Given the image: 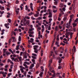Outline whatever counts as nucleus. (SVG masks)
Listing matches in <instances>:
<instances>
[{
  "instance_id": "obj_54",
  "label": "nucleus",
  "mask_w": 78,
  "mask_h": 78,
  "mask_svg": "<svg viewBox=\"0 0 78 78\" xmlns=\"http://www.w3.org/2000/svg\"><path fill=\"white\" fill-rule=\"evenodd\" d=\"M55 76H56V75L55 74H52V76L53 78H55Z\"/></svg>"
},
{
  "instance_id": "obj_16",
  "label": "nucleus",
  "mask_w": 78,
  "mask_h": 78,
  "mask_svg": "<svg viewBox=\"0 0 78 78\" xmlns=\"http://www.w3.org/2000/svg\"><path fill=\"white\" fill-rule=\"evenodd\" d=\"M16 14L17 15H18V14H19V11L16 10Z\"/></svg>"
},
{
  "instance_id": "obj_53",
  "label": "nucleus",
  "mask_w": 78,
  "mask_h": 78,
  "mask_svg": "<svg viewBox=\"0 0 78 78\" xmlns=\"http://www.w3.org/2000/svg\"><path fill=\"white\" fill-rule=\"evenodd\" d=\"M48 27V30H51V29L50 28H51V26H49Z\"/></svg>"
},
{
  "instance_id": "obj_64",
  "label": "nucleus",
  "mask_w": 78,
  "mask_h": 78,
  "mask_svg": "<svg viewBox=\"0 0 78 78\" xmlns=\"http://www.w3.org/2000/svg\"><path fill=\"white\" fill-rule=\"evenodd\" d=\"M58 43L57 41H55V45H58Z\"/></svg>"
},
{
  "instance_id": "obj_55",
  "label": "nucleus",
  "mask_w": 78,
  "mask_h": 78,
  "mask_svg": "<svg viewBox=\"0 0 78 78\" xmlns=\"http://www.w3.org/2000/svg\"><path fill=\"white\" fill-rule=\"evenodd\" d=\"M11 59H12V61H13V60L15 59V58L14 57L11 58Z\"/></svg>"
},
{
  "instance_id": "obj_58",
  "label": "nucleus",
  "mask_w": 78,
  "mask_h": 78,
  "mask_svg": "<svg viewBox=\"0 0 78 78\" xmlns=\"http://www.w3.org/2000/svg\"><path fill=\"white\" fill-rule=\"evenodd\" d=\"M20 8H21V10H22V8H23V7H22V5H20Z\"/></svg>"
},
{
  "instance_id": "obj_41",
  "label": "nucleus",
  "mask_w": 78,
  "mask_h": 78,
  "mask_svg": "<svg viewBox=\"0 0 78 78\" xmlns=\"http://www.w3.org/2000/svg\"><path fill=\"white\" fill-rule=\"evenodd\" d=\"M53 12H54L55 13H56V12H57V10H53Z\"/></svg>"
},
{
  "instance_id": "obj_48",
  "label": "nucleus",
  "mask_w": 78,
  "mask_h": 78,
  "mask_svg": "<svg viewBox=\"0 0 78 78\" xmlns=\"http://www.w3.org/2000/svg\"><path fill=\"white\" fill-rule=\"evenodd\" d=\"M41 36V32L39 31L38 32V36Z\"/></svg>"
},
{
  "instance_id": "obj_6",
  "label": "nucleus",
  "mask_w": 78,
  "mask_h": 78,
  "mask_svg": "<svg viewBox=\"0 0 78 78\" xmlns=\"http://www.w3.org/2000/svg\"><path fill=\"white\" fill-rule=\"evenodd\" d=\"M18 58L19 59V60L20 62H22V57L20 56L18 57Z\"/></svg>"
},
{
  "instance_id": "obj_24",
  "label": "nucleus",
  "mask_w": 78,
  "mask_h": 78,
  "mask_svg": "<svg viewBox=\"0 0 78 78\" xmlns=\"http://www.w3.org/2000/svg\"><path fill=\"white\" fill-rule=\"evenodd\" d=\"M43 74V72H41L40 74L39 75L40 76H42Z\"/></svg>"
},
{
  "instance_id": "obj_40",
  "label": "nucleus",
  "mask_w": 78,
  "mask_h": 78,
  "mask_svg": "<svg viewBox=\"0 0 78 78\" xmlns=\"http://www.w3.org/2000/svg\"><path fill=\"white\" fill-rule=\"evenodd\" d=\"M58 69H61L62 68V67L61 66H59L58 67Z\"/></svg>"
},
{
  "instance_id": "obj_43",
  "label": "nucleus",
  "mask_w": 78,
  "mask_h": 78,
  "mask_svg": "<svg viewBox=\"0 0 78 78\" xmlns=\"http://www.w3.org/2000/svg\"><path fill=\"white\" fill-rule=\"evenodd\" d=\"M45 32H46V33H47L48 34V33H50V31H48V30H46Z\"/></svg>"
},
{
  "instance_id": "obj_61",
  "label": "nucleus",
  "mask_w": 78,
  "mask_h": 78,
  "mask_svg": "<svg viewBox=\"0 0 78 78\" xmlns=\"http://www.w3.org/2000/svg\"><path fill=\"white\" fill-rule=\"evenodd\" d=\"M59 28H60V29H62V26L59 25L58 27Z\"/></svg>"
},
{
  "instance_id": "obj_36",
  "label": "nucleus",
  "mask_w": 78,
  "mask_h": 78,
  "mask_svg": "<svg viewBox=\"0 0 78 78\" xmlns=\"http://www.w3.org/2000/svg\"><path fill=\"white\" fill-rule=\"evenodd\" d=\"M32 58L33 59H36V57H34V56H32Z\"/></svg>"
},
{
  "instance_id": "obj_8",
  "label": "nucleus",
  "mask_w": 78,
  "mask_h": 78,
  "mask_svg": "<svg viewBox=\"0 0 78 78\" xmlns=\"http://www.w3.org/2000/svg\"><path fill=\"white\" fill-rule=\"evenodd\" d=\"M5 54H6V55H11V52L6 51L5 52Z\"/></svg>"
},
{
  "instance_id": "obj_27",
  "label": "nucleus",
  "mask_w": 78,
  "mask_h": 78,
  "mask_svg": "<svg viewBox=\"0 0 78 78\" xmlns=\"http://www.w3.org/2000/svg\"><path fill=\"white\" fill-rule=\"evenodd\" d=\"M1 9L2 10H4V9H5V8H4V7H1Z\"/></svg>"
},
{
  "instance_id": "obj_20",
  "label": "nucleus",
  "mask_w": 78,
  "mask_h": 78,
  "mask_svg": "<svg viewBox=\"0 0 78 78\" xmlns=\"http://www.w3.org/2000/svg\"><path fill=\"white\" fill-rule=\"evenodd\" d=\"M73 48H74V51L75 52L76 51V47H75V46H74L73 47Z\"/></svg>"
},
{
  "instance_id": "obj_32",
  "label": "nucleus",
  "mask_w": 78,
  "mask_h": 78,
  "mask_svg": "<svg viewBox=\"0 0 78 78\" xmlns=\"http://www.w3.org/2000/svg\"><path fill=\"white\" fill-rule=\"evenodd\" d=\"M30 8L31 9V10L32 11H33V6H30Z\"/></svg>"
},
{
  "instance_id": "obj_47",
  "label": "nucleus",
  "mask_w": 78,
  "mask_h": 78,
  "mask_svg": "<svg viewBox=\"0 0 78 78\" xmlns=\"http://www.w3.org/2000/svg\"><path fill=\"white\" fill-rule=\"evenodd\" d=\"M28 33H29V34H34V32H30L29 33V32H28Z\"/></svg>"
},
{
  "instance_id": "obj_42",
  "label": "nucleus",
  "mask_w": 78,
  "mask_h": 78,
  "mask_svg": "<svg viewBox=\"0 0 78 78\" xmlns=\"http://www.w3.org/2000/svg\"><path fill=\"white\" fill-rule=\"evenodd\" d=\"M32 55L33 56H37V55L35 54L32 53Z\"/></svg>"
},
{
  "instance_id": "obj_3",
  "label": "nucleus",
  "mask_w": 78,
  "mask_h": 78,
  "mask_svg": "<svg viewBox=\"0 0 78 78\" xmlns=\"http://www.w3.org/2000/svg\"><path fill=\"white\" fill-rule=\"evenodd\" d=\"M51 10L50 11V9H49L48 10L47 12H49L48 14H50V15L52 14V13H51Z\"/></svg>"
},
{
  "instance_id": "obj_56",
  "label": "nucleus",
  "mask_w": 78,
  "mask_h": 78,
  "mask_svg": "<svg viewBox=\"0 0 78 78\" xmlns=\"http://www.w3.org/2000/svg\"><path fill=\"white\" fill-rule=\"evenodd\" d=\"M3 13H4V11H3L0 12V14H1V15H2V14H3Z\"/></svg>"
},
{
  "instance_id": "obj_18",
  "label": "nucleus",
  "mask_w": 78,
  "mask_h": 78,
  "mask_svg": "<svg viewBox=\"0 0 78 78\" xmlns=\"http://www.w3.org/2000/svg\"><path fill=\"white\" fill-rule=\"evenodd\" d=\"M56 40V38H55L54 39H53V41L52 42V45L53 44H54V43L55 42V40Z\"/></svg>"
},
{
  "instance_id": "obj_10",
  "label": "nucleus",
  "mask_w": 78,
  "mask_h": 78,
  "mask_svg": "<svg viewBox=\"0 0 78 78\" xmlns=\"http://www.w3.org/2000/svg\"><path fill=\"white\" fill-rule=\"evenodd\" d=\"M14 61H15V62H19V60L17 58H15L14 60Z\"/></svg>"
},
{
  "instance_id": "obj_39",
  "label": "nucleus",
  "mask_w": 78,
  "mask_h": 78,
  "mask_svg": "<svg viewBox=\"0 0 78 78\" xmlns=\"http://www.w3.org/2000/svg\"><path fill=\"white\" fill-rule=\"evenodd\" d=\"M32 14H33V12H30V13L28 14V16H31V15H32Z\"/></svg>"
},
{
  "instance_id": "obj_23",
  "label": "nucleus",
  "mask_w": 78,
  "mask_h": 78,
  "mask_svg": "<svg viewBox=\"0 0 78 78\" xmlns=\"http://www.w3.org/2000/svg\"><path fill=\"white\" fill-rule=\"evenodd\" d=\"M73 27H75L76 25V24L75 23H73Z\"/></svg>"
},
{
  "instance_id": "obj_15",
  "label": "nucleus",
  "mask_w": 78,
  "mask_h": 78,
  "mask_svg": "<svg viewBox=\"0 0 78 78\" xmlns=\"http://www.w3.org/2000/svg\"><path fill=\"white\" fill-rule=\"evenodd\" d=\"M64 6V5H63V4L62 3H61L60 5V8H62V7H63Z\"/></svg>"
},
{
  "instance_id": "obj_37",
  "label": "nucleus",
  "mask_w": 78,
  "mask_h": 78,
  "mask_svg": "<svg viewBox=\"0 0 78 78\" xmlns=\"http://www.w3.org/2000/svg\"><path fill=\"white\" fill-rule=\"evenodd\" d=\"M78 18H77L76 19V20H75L74 21V22H78Z\"/></svg>"
},
{
  "instance_id": "obj_38",
  "label": "nucleus",
  "mask_w": 78,
  "mask_h": 78,
  "mask_svg": "<svg viewBox=\"0 0 78 78\" xmlns=\"http://www.w3.org/2000/svg\"><path fill=\"white\" fill-rule=\"evenodd\" d=\"M8 22H9V23H11V19H8Z\"/></svg>"
},
{
  "instance_id": "obj_60",
  "label": "nucleus",
  "mask_w": 78,
  "mask_h": 78,
  "mask_svg": "<svg viewBox=\"0 0 78 78\" xmlns=\"http://www.w3.org/2000/svg\"><path fill=\"white\" fill-rule=\"evenodd\" d=\"M61 18L59 17H58V20L59 21H61Z\"/></svg>"
},
{
  "instance_id": "obj_63",
  "label": "nucleus",
  "mask_w": 78,
  "mask_h": 78,
  "mask_svg": "<svg viewBox=\"0 0 78 78\" xmlns=\"http://www.w3.org/2000/svg\"><path fill=\"white\" fill-rule=\"evenodd\" d=\"M61 15H62V14H61V13H60L59 14V17H61Z\"/></svg>"
},
{
  "instance_id": "obj_13",
  "label": "nucleus",
  "mask_w": 78,
  "mask_h": 78,
  "mask_svg": "<svg viewBox=\"0 0 78 78\" xmlns=\"http://www.w3.org/2000/svg\"><path fill=\"white\" fill-rule=\"evenodd\" d=\"M51 66V63H49V70H51V66Z\"/></svg>"
},
{
  "instance_id": "obj_59",
  "label": "nucleus",
  "mask_w": 78,
  "mask_h": 78,
  "mask_svg": "<svg viewBox=\"0 0 78 78\" xmlns=\"http://www.w3.org/2000/svg\"><path fill=\"white\" fill-rule=\"evenodd\" d=\"M9 51H10V52H12V50H11V49H9Z\"/></svg>"
},
{
  "instance_id": "obj_11",
  "label": "nucleus",
  "mask_w": 78,
  "mask_h": 78,
  "mask_svg": "<svg viewBox=\"0 0 78 78\" xmlns=\"http://www.w3.org/2000/svg\"><path fill=\"white\" fill-rule=\"evenodd\" d=\"M55 31H57L58 30V26H56L55 27Z\"/></svg>"
},
{
  "instance_id": "obj_22",
  "label": "nucleus",
  "mask_w": 78,
  "mask_h": 78,
  "mask_svg": "<svg viewBox=\"0 0 78 78\" xmlns=\"http://www.w3.org/2000/svg\"><path fill=\"white\" fill-rule=\"evenodd\" d=\"M25 9L26 10H28V5H26L25 6Z\"/></svg>"
},
{
  "instance_id": "obj_2",
  "label": "nucleus",
  "mask_w": 78,
  "mask_h": 78,
  "mask_svg": "<svg viewBox=\"0 0 78 78\" xmlns=\"http://www.w3.org/2000/svg\"><path fill=\"white\" fill-rule=\"evenodd\" d=\"M23 58L26 59L27 58V53L26 52L23 53Z\"/></svg>"
},
{
  "instance_id": "obj_9",
  "label": "nucleus",
  "mask_w": 78,
  "mask_h": 78,
  "mask_svg": "<svg viewBox=\"0 0 78 78\" xmlns=\"http://www.w3.org/2000/svg\"><path fill=\"white\" fill-rule=\"evenodd\" d=\"M41 56H43V54H44V52L43 51L42 49L41 51Z\"/></svg>"
},
{
  "instance_id": "obj_29",
  "label": "nucleus",
  "mask_w": 78,
  "mask_h": 78,
  "mask_svg": "<svg viewBox=\"0 0 78 78\" xmlns=\"http://www.w3.org/2000/svg\"><path fill=\"white\" fill-rule=\"evenodd\" d=\"M29 20H28V21H26V25L27 24V25H28V24H29Z\"/></svg>"
},
{
  "instance_id": "obj_49",
  "label": "nucleus",
  "mask_w": 78,
  "mask_h": 78,
  "mask_svg": "<svg viewBox=\"0 0 78 78\" xmlns=\"http://www.w3.org/2000/svg\"><path fill=\"white\" fill-rule=\"evenodd\" d=\"M22 55H23V52H21L20 53V56H22Z\"/></svg>"
},
{
  "instance_id": "obj_5",
  "label": "nucleus",
  "mask_w": 78,
  "mask_h": 78,
  "mask_svg": "<svg viewBox=\"0 0 78 78\" xmlns=\"http://www.w3.org/2000/svg\"><path fill=\"white\" fill-rule=\"evenodd\" d=\"M6 1H4V2H3L2 1V0H0V3L1 4H3V3H6Z\"/></svg>"
},
{
  "instance_id": "obj_62",
  "label": "nucleus",
  "mask_w": 78,
  "mask_h": 78,
  "mask_svg": "<svg viewBox=\"0 0 78 78\" xmlns=\"http://www.w3.org/2000/svg\"><path fill=\"white\" fill-rule=\"evenodd\" d=\"M61 15H62V14H61V13H60L59 14V17H61Z\"/></svg>"
},
{
  "instance_id": "obj_35",
  "label": "nucleus",
  "mask_w": 78,
  "mask_h": 78,
  "mask_svg": "<svg viewBox=\"0 0 78 78\" xmlns=\"http://www.w3.org/2000/svg\"><path fill=\"white\" fill-rule=\"evenodd\" d=\"M7 75L8 77H9V76H10V75H11V73H9Z\"/></svg>"
},
{
  "instance_id": "obj_50",
  "label": "nucleus",
  "mask_w": 78,
  "mask_h": 78,
  "mask_svg": "<svg viewBox=\"0 0 78 78\" xmlns=\"http://www.w3.org/2000/svg\"><path fill=\"white\" fill-rule=\"evenodd\" d=\"M34 16L35 17H38V16H39V15L37 14H35L34 15Z\"/></svg>"
},
{
  "instance_id": "obj_44",
  "label": "nucleus",
  "mask_w": 78,
  "mask_h": 78,
  "mask_svg": "<svg viewBox=\"0 0 78 78\" xmlns=\"http://www.w3.org/2000/svg\"><path fill=\"white\" fill-rule=\"evenodd\" d=\"M66 9V8H65L64 7H63L62 9V11H63L64 12L65 11V10Z\"/></svg>"
},
{
  "instance_id": "obj_45",
  "label": "nucleus",
  "mask_w": 78,
  "mask_h": 78,
  "mask_svg": "<svg viewBox=\"0 0 78 78\" xmlns=\"http://www.w3.org/2000/svg\"><path fill=\"white\" fill-rule=\"evenodd\" d=\"M33 67V66H32L31 65H30V69H32V68Z\"/></svg>"
},
{
  "instance_id": "obj_33",
  "label": "nucleus",
  "mask_w": 78,
  "mask_h": 78,
  "mask_svg": "<svg viewBox=\"0 0 78 78\" xmlns=\"http://www.w3.org/2000/svg\"><path fill=\"white\" fill-rule=\"evenodd\" d=\"M54 3L55 5H57V4L58 3V2L57 1H55V2H54Z\"/></svg>"
},
{
  "instance_id": "obj_14",
  "label": "nucleus",
  "mask_w": 78,
  "mask_h": 78,
  "mask_svg": "<svg viewBox=\"0 0 78 78\" xmlns=\"http://www.w3.org/2000/svg\"><path fill=\"white\" fill-rule=\"evenodd\" d=\"M18 41H20V42L21 41V37H20V36H19Z\"/></svg>"
},
{
  "instance_id": "obj_4",
  "label": "nucleus",
  "mask_w": 78,
  "mask_h": 78,
  "mask_svg": "<svg viewBox=\"0 0 78 78\" xmlns=\"http://www.w3.org/2000/svg\"><path fill=\"white\" fill-rule=\"evenodd\" d=\"M23 20L24 21L23 22V23L24 25H26V23H25L26 21H27V20L25 19V18H24Z\"/></svg>"
},
{
  "instance_id": "obj_26",
  "label": "nucleus",
  "mask_w": 78,
  "mask_h": 78,
  "mask_svg": "<svg viewBox=\"0 0 78 78\" xmlns=\"http://www.w3.org/2000/svg\"><path fill=\"white\" fill-rule=\"evenodd\" d=\"M41 71H44V67L43 66H41Z\"/></svg>"
},
{
  "instance_id": "obj_28",
  "label": "nucleus",
  "mask_w": 78,
  "mask_h": 78,
  "mask_svg": "<svg viewBox=\"0 0 78 78\" xmlns=\"http://www.w3.org/2000/svg\"><path fill=\"white\" fill-rule=\"evenodd\" d=\"M61 61H62V58H60L58 61V63H61Z\"/></svg>"
},
{
  "instance_id": "obj_57",
  "label": "nucleus",
  "mask_w": 78,
  "mask_h": 78,
  "mask_svg": "<svg viewBox=\"0 0 78 78\" xmlns=\"http://www.w3.org/2000/svg\"><path fill=\"white\" fill-rule=\"evenodd\" d=\"M4 70L5 71V72H7L8 71V69L7 68H5L4 69Z\"/></svg>"
},
{
  "instance_id": "obj_21",
  "label": "nucleus",
  "mask_w": 78,
  "mask_h": 78,
  "mask_svg": "<svg viewBox=\"0 0 78 78\" xmlns=\"http://www.w3.org/2000/svg\"><path fill=\"white\" fill-rule=\"evenodd\" d=\"M37 30L38 31H39V30H41V28L40 27H39L37 28Z\"/></svg>"
},
{
  "instance_id": "obj_30",
  "label": "nucleus",
  "mask_w": 78,
  "mask_h": 78,
  "mask_svg": "<svg viewBox=\"0 0 78 78\" xmlns=\"http://www.w3.org/2000/svg\"><path fill=\"white\" fill-rule=\"evenodd\" d=\"M49 15L48 16V17H49V18H50L51 17H52V14H49Z\"/></svg>"
},
{
  "instance_id": "obj_51",
  "label": "nucleus",
  "mask_w": 78,
  "mask_h": 78,
  "mask_svg": "<svg viewBox=\"0 0 78 78\" xmlns=\"http://www.w3.org/2000/svg\"><path fill=\"white\" fill-rule=\"evenodd\" d=\"M57 76H60V74H59V73H57Z\"/></svg>"
},
{
  "instance_id": "obj_1",
  "label": "nucleus",
  "mask_w": 78,
  "mask_h": 78,
  "mask_svg": "<svg viewBox=\"0 0 78 78\" xmlns=\"http://www.w3.org/2000/svg\"><path fill=\"white\" fill-rule=\"evenodd\" d=\"M34 52L35 53H38V50L37 49V48L38 47V46L37 45H34Z\"/></svg>"
},
{
  "instance_id": "obj_7",
  "label": "nucleus",
  "mask_w": 78,
  "mask_h": 78,
  "mask_svg": "<svg viewBox=\"0 0 78 78\" xmlns=\"http://www.w3.org/2000/svg\"><path fill=\"white\" fill-rule=\"evenodd\" d=\"M38 67H39V63H37L36 65V67L37 69Z\"/></svg>"
},
{
  "instance_id": "obj_31",
  "label": "nucleus",
  "mask_w": 78,
  "mask_h": 78,
  "mask_svg": "<svg viewBox=\"0 0 78 78\" xmlns=\"http://www.w3.org/2000/svg\"><path fill=\"white\" fill-rule=\"evenodd\" d=\"M31 19H32V20H36V18H34V17H32V16L31 17Z\"/></svg>"
},
{
  "instance_id": "obj_25",
  "label": "nucleus",
  "mask_w": 78,
  "mask_h": 78,
  "mask_svg": "<svg viewBox=\"0 0 78 78\" xmlns=\"http://www.w3.org/2000/svg\"><path fill=\"white\" fill-rule=\"evenodd\" d=\"M32 61L33 63L34 64H36V63H35V60L34 59H32Z\"/></svg>"
},
{
  "instance_id": "obj_19",
  "label": "nucleus",
  "mask_w": 78,
  "mask_h": 78,
  "mask_svg": "<svg viewBox=\"0 0 78 78\" xmlns=\"http://www.w3.org/2000/svg\"><path fill=\"white\" fill-rule=\"evenodd\" d=\"M66 19H67V18L66 17H65L64 18H63V21L65 22L66 21Z\"/></svg>"
},
{
  "instance_id": "obj_17",
  "label": "nucleus",
  "mask_w": 78,
  "mask_h": 78,
  "mask_svg": "<svg viewBox=\"0 0 78 78\" xmlns=\"http://www.w3.org/2000/svg\"><path fill=\"white\" fill-rule=\"evenodd\" d=\"M5 27H6V28H9V27H8V24H5Z\"/></svg>"
},
{
  "instance_id": "obj_34",
  "label": "nucleus",
  "mask_w": 78,
  "mask_h": 78,
  "mask_svg": "<svg viewBox=\"0 0 78 78\" xmlns=\"http://www.w3.org/2000/svg\"><path fill=\"white\" fill-rule=\"evenodd\" d=\"M56 32H55L54 34V36L55 38V36H56Z\"/></svg>"
},
{
  "instance_id": "obj_12",
  "label": "nucleus",
  "mask_w": 78,
  "mask_h": 78,
  "mask_svg": "<svg viewBox=\"0 0 78 78\" xmlns=\"http://www.w3.org/2000/svg\"><path fill=\"white\" fill-rule=\"evenodd\" d=\"M74 16V15H73V14L72 15H71L70 16V19H73V17Z\"/></svg>"
},
{
  "instance_id": "obj_46",
  "label": "nucleus",
  "mask_w": 78,
  "mask_h": 78,
  "mask_svg": "<svg viewBox=\"0 0 78 78\" xmlns=\"http://www.w3.org/2000/svg\"><path fill=\"white\" fill-rule=\"evenodd\" d=\"M11 39H9V43L10 44L11 43Z\"/></svg>"
},
{
  "instance_id": "obj_52",
  "label": "nucleus",
  "mask_w": 78,
  "mask_h": 78,
  "mask_svg": "<svg viewBox=\"0 0 78 78\" xmlns=\"http://www.w3.org/2000/svg\"><path fill=\"white\" fill-rule=\"evenodd\" d=\"M48 28V25H47V26H45V28L46 29H47V28Z\"/></svg>"
}]
</instances>
